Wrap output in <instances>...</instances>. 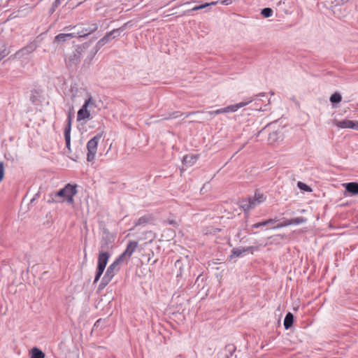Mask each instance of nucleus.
<instances>
[{"label": "nucleus", "instance_id": "nucleus-1", "mask_svg": "<svg viewBox=\"0 0 358 358\" xmlns=\"http://www.w3.org/2000/svg\"><path fill=\"white\" fill-rule=\"evenodd\" d=\"M89 43H84L76 46L75 50L67 56L65 59L66 64L68 66H76L81 61L90 47Z\"/></svg>", "mask_w": 358, "mask_h": 358}, {"label": "nucleus", "instance_id": "nucleus-2", "mask_svg": "<svg viewBox=\"0 0 358 358\" xmlns=\"http://www.w3.org/2000/svg\"><path fill=\"white\" fill-rule=\"evenodd\" d=\"M77 192V185L69 183L64 188L54 193V196L59 199L63 198V199L60 200L61 202L66 201L68 203L73 204L74 203L73 196Z\"/></svg>", "mask_w": 358, "mask_h": 358}, {"label": "nucleus", "instance_id": "nucleus-3", "mask_svg": "<svg viewBox=\"0 0 358 358\" xmlns=\"http://www.w3.org/2000/svg\"><path fill=\"white\" fill-rule=\"evenodd\" d=\"M265 200L266 196L260 191L257 190L253 197H248V199L241 201V207L244 210V211H248L254 208Z\"/></svg>", "mask_w": 358, "mask_h": 358}, {"label": "nucleus", "instance_id": "nucleus-4", "mask_svg": "<svg viewBox=\"0 0 358 358\" xmlns=\"http://www.w3.org/2000/svg\"><path fill=\"white\" fill-rule=\"evenodd\" d=\"M103 136V133H99L91 138L87 143V162H92L94 159L95 155L97 151L98 143Z\"/></svg>", "mask_w": 358, "mask_h": 358}, {"label": "nucleus", "instance_id": "nucleus-5", "mask_svg": "<svg viewBox=\"0 0 358 358\" xmlns=\"http://www.w3.org/2000/svg\"><path fill=\"white\" fill-rule=\"evenodd\" d=\"M115 236L109 231H104L100 242L99 252H109L113 248Z\"/></svg>", "mask_w": 358, "mask_h": 358}, {"label": "nucleus", "instance_id": "nucleus-6", "mask_svg": "<svg viewBox=\"0 0 358 358\" xmlns=\"http://www.w3.org/2000/svg\"><path fill=\"white\" fill-rule=\"evenodd\" d=\"M112 39H114V38H112V36L110 35V32L106 33V34L96 43L94 50L88 53L85 62L90 64L98 50Z\"/></svg>", "mask_w": 358, "mask_h": 358}, {"label": "nucleus", "instance_id": "nucleus-7", "mask_svg": "<svg viewBox=\"0 0 358 358\" xmlns=\"http://www.w3.org/2000/svg\"><path fill=\"white\" fill-rule=\"evenodd\" d=\"M138 242L135 241H130L127 243V248L118 257L122 259L123 262L128 261L131 257L132 254L134 252L136 249L138 247Z\"/></svg>", "mask_w": 358, "mask_h": 358}, {"label": "nucleus", "instance_id": "nucleus-8", "mask_svg": "<svg viewBox=\"0 0 358 358\" xmlns=\"http://www.w3.org/2000/svg\"><path fill=\"white\" fill-rule=\"evenodd\" d=\"M92 104H93V101H92V97L90 96V97H89L88 99H87L85 101V103L83 105L81 108L78 112L77 120L78 121L79 120H85V119L88 118L90 117V112L87 110V107L90 106Z\"/></svg>", "mask_w": 358, "mask_h": 358}, {"label": "nucleus", "instance_id": "nucleus-9", "mask_svg": "<svg viewBox=\"0 0 358 358\" xmlns=\"http://www.w3.org/2000/svg\"><path fill=\"white\" fill-rule=\"evenodd\" d=\"M99 28V24L97 23H92L89 25L87 28H83L81 30H78L77 32L78 37L83 38L86 37L87 36L94 33Z\"/></svg>", "mask_w": 358, "mask_h": 358}, {"label": "nucleus", "instance_id": "nucleus-10", "mask_svg": "<svg viewBox=\"0 0 358 358\" xmlns=\"http://www.w3.org/2000/svg\"><path fill=\"white\" fill-rule=\"evenodd\" d=\"M122 262H124L117 257L116 259L108 267L106 273L114 277L115 273L120 271V264Z\"/></svg>", "mask_w": 358, "mask_h": 358}, {"label": "nucleus", "instance_id": "nucleus-11", "mask_svg": "<svg viewBox=\"0 0 358 358\" xmlns=\"http://www.w3.org/2000/svg\"><path fill=\"white\" fill-rule=\"evenodd\" d=\"M336 125L339 128H351L358 130V122H354L350 120L337 121Z\"/></svg>", "mask_w": 358, "mask_h": 358}, {"label": "nucleus", "instance_id": "nucleus-12", "mask_svg": "<svg viewBox=\"0 0 358 358\" xmlns=\"http://www.w3.org/2000/svg\"><path fill=\"white\" fill-rule=\"evenodd\" d=\"M78 34L77 31L69 34H59L55 37L54 42L59 43H64L69 39L78 36Z\"/></svg>", "mask_w": 358, "mask_h": 358}, {"label": "nucleus", "instance_id": "nucleus-13", "mask_svg": "<svg viewBox=\"0 0 358 358\" xmlns=\"http://www.w3.org/2000/svg\"><path fill=\"white\" fill-rule=\"evenodd\" d=\"M71 117H68V122L64 129V138L66 141V147L70 150L71 145Z\"/></svg>", "mask_w": 358, "mask_h": 358}, {"label": "nucleus", "instance_id": "nucleus-14", "mask_svg": "<svg viewBox=\"0 0 358 358\" xmlns=\"http://www.w3.org/2000/svg\"><path fill=\"white\" fill-rule=\"evenodd\" d=\"M255 249L257 250V248L254 247V246H250L248 248H243L241 249L234 248L231 250V257L233 258V257H241L243 253H245V252H249V251H250L252 253V250Z\"/></svg>", "mask_w": 358, "mask_h": 358}, {"label": "nucleus", "instance_id": "nucleus-15", "mask_svg": "<svg viewBox=\"0 0 358 358\" xmlns=\"http://www.w3.org/2000/svg\"><path fill=\"white\" fill-rule=\"evenodd\" d=\"M110 257V252H99L97 265L106 267Z\"/></svg>", "mask_w": 358, "mask_h": 358}, {"label": "nucleus", "instance_id": "nucleus-16", "mask_svg": "<svg viewBox=\"0 0 358 358\" xmlns=\"http://www.w3.org/2000/svg\"><path fill=\"white\" fill-rule=\"evenodd\" d=\"M250 102H251V101H246V102H241V103H236L234 105H231V106H227L225 108H223L224 113L235 112L240 108H242V107L246 106L247 104H248Z\"/></svg>", "mask_w": 358, "mask_h": 358}, {"label": "nucleus", "instance_id": "nucleus-17", "mask_svg": "<svg viewBox=\"0 0 358 358\" xmlns=\"http://www.w3.org/2000/svg\"><path fill=\"white\" fill-rule=\"evenodd\" d=\"M346 191L352 194H358V183L355 182H351L343 184Z\"/></svg>", "mask_w": 358, "mask_h": 358}, {"label": "nucleus", "instance_id": "nucleus-18", "mask_svg": "<svg viewBox=\"0 0 358 358\" xmlns=\"http://www.w3.org/2000/svg\"><path fill=\"white\" fill-rule=\"evenodd\" d=\"M113 278V277L111 276V275H109L108 273H106L101 280L98 289L101 290L104 289L109 284Z\"/></svg>", "mask_w": 358, "mask_h": 358}, {"label": "nucleus", "instance_id": "nucleus-19", "mask_svg": "<svg viewBox=\"0 0 358 358\" xmlns=\"http://www.w3.org/2000/svg\"><path fill=\"white\" fill-rule=\"evenodd\" d=\"M152 220V217L150 215H144L141 217H139L136 221L134 222V227L138 226H144L149 223Z\"/></svg>", "mask_w": 358, "mask_h": 358}, {"label": "nucleus", "instance_id": "nucleus-20", "mask_svg": "<svg viewBox=\"0 0 358 358\" xmlns=\"http://www.w3.org/2000/svg\"><path fill=\"white\" fill-rule=\"evenodd\" d=\"M294 315L291 313H287L284 320V327L285 329H289L293 324Z\"/></svg>", "mask_w": 358, "mask_h": 358}, {"label": "nucleus", "instance_id": "nucleus-21", "mask_svg": "<svg viewBox=\"0 0 358 358\" xmlns=\"http://www.w3.org/2000/svg\"><path fill=\"white\" fill-rule=\"evenodd\" d=\"M128 23L129 22H126L120 27H119L117 29H115L109 31L110 35L112 36V38H115L120 36L121 32H122L123 31H124L127 29Z\"/></svg>", "mask_w": 358, "mask_h": 358}, {"label": "nucleus", "instance_id": "nucleus-22", "mask_svg": "<svg viewBox=\"0 0 358 358\" xmlns=\"http://www.w3.org/2000/svg\"><path fill=\"white\" fill-rule=\"evenodd\" d=\"M34 48L33 45H28L22 48L15 53V56L20 57L26 54H29L34 50Z\"/></svg>", "mask_w": 358, "mask_h": 358}, {"label": "nucleus", "instance_id": "nucleus-23", "mask_svg": "<svg viewBox=\"0 0 358 358\" xmlns=\"http://www.w3.org/2000/svg\"><path fill=\"white\" fill-rule=\"evenodd\" d=\"M197 159V157L196 155H185L183 157L182 163L186 166H192L193 165Z\"/></svg>", "mask_w": 358, "mask_h": 358}, {"label": "nucleus", "instance_id": "nucleus-24", "mask_svg": "<svg viewBox=\"0 0 358 358\" xmlns=\"http://www.w3.org/2000/svg\"><path fill=\"white\" fill-rule=\"evenodd\" d=\"M45 353L39 348L34 347L31 350V358H45Z\"/></svg>", "mask_w": 358, "mask_h": 358}, {"label": "nucleus", "instance_id": "nucleus-25", "mask_svg": "<svg viewBox=\"0 0 358 358\" xmlns=\"http://www.w3.org/2000/svg\"><path fill=\"white\" fill-rule=\"evenodd\" d=\"M29 99L33 104L36 105L40 101V92L36 90H31Z\"/></svg>", "mask_w": 358, "mask_h": 358}, {"label": "nucleus", "instance_id": "nucleus-26", "mask_svg": "<svg viewBox=\"0 0 358 358\" xmlns=\"http://www.w3.org/2000/svg\"><path fill=\"white\" fill-rule=\"evenodd\" d=\"M277 222V220L274 219H268L263 222H257L251 226L252 229H257L261 227L268 226V223H275Z\"/></svg>", "mask_w": 358, "mask_h": 358}, {"label": "nucleus", "instance_id": "nucleus-27", "mask_svg": "<svg viewBox=\"0 0 358 358\" xmlns=\"http://www.w3.org/2000/svg\"><path fill=\"white\" fill-rule=\"evenodd\" d=\"M279 138V132L277 131H272L269 134L268 141L269 144L275 143Z\"/></svg>", "mask_w": 358, "mask_h": 358}, {"label": "nucleus", "instance_id": "nucleus-28", "mask_svg": "<svg viewBox=\"0 0 358 358\" xmlns=\"http://www.w3.org/2000/svg\"><path fill=\"white\" fill-rule=\"evenodd\" d=\"M342 100V96L341 95L338 93V92H335L331 96H330V101L331 103L334 104V103H338L341 101Z\"/></svg>", "mask_w": 358, "mask_h": 358}, {"label": "nucleus", "instance_id": "nucleus-29", "mask_svg": "<svg viewBox=\"0 0 358 358\" xmlns=\"http://www.w3.org/2000/svg\"><path fill=\"white\" fill-rule=\"evenodd\" d=\"M182 115H183V113L180 111H173V112L169 113L168 116L163 117L162 118V120L175 119V118H177Z\"/></svg>", "mask_w": 358, "mask_h": 358}, {"label": "nucleus", "instance_id": "nucleus-30", "mask_svg": "<svg viewBox=\"0 0 358 358\" xmlns=\"http://www.w3.org/2000/svg\"><path fill=\"white\" fill-rule=\"evenodd\" d=\"M291 222V224H300L302 223H305L307 221V219L303 217H298L293 219H289Z\"/></svg>", "mask_w": 358, "mask_h": 358}, {"label": "nucleus", "instance_id": "nucleus-31", "mask_svg": "<svg viewBox=\"0 0 358 358\" xmlns=\"http://www.w3.org/2000/svg\"><path fill=\"white\" fill-rule=\"evenodd\" d=\"M60 4H61V1L60 0H55L52 3V6L49 9V12H48L49 14L52 15L56 10V9L58 8V6Z\"/></svg>", "mask_w": 358, "mask_h": 358}, {"label": "nucleus", "instance_id": "nucleus-32", "mask_svg": "<svg viewBox=\"0 0 358 358\" xmlns=\"http://www.w3.org/2000/svg\"><path fill=\"white\" fill-rule=\"evenodd\" d=\"M273 10L270 8H264L261 11V14L264 17H271L272 15H273Z\"/></svg>", "mask_w": 358, "mask_h": 358}, {"label": "nucleus", "instance_id": "nucleus-33", "mask_svg": "<svg viewBox=\"0 0 358 358\" xmlns=\"http://www.w3.org/2000/svg\"><path fill=\"white\" fill-rule=\"evenodd\" d=\"M217 2H211V3H206L199 6H194L193 8H192L190 10L194 11V10H199L203 8H205L209 6L215 5Z\"/></svg>", "mask_w": 358, "mask_h": 358}, {"label": "nucleus", "instance_id": "nucleus-34", "mask_svg": "<svg viewBox=\"0 0 358 358\" xmlns=\"http://www.w3.org/2000/svg\"><path fill=\"white\" fill-rule=\"evenodd\" d=\"M289 225H291V222H290V220L287 219V220H285L282 222L278 224L276 227H273V229L281 228V227H287Z\"/></svg>", "mask_w": 358, "mask_h": 358}, {"label": "nucleus", "instance_id": "nucleus-35", "mask_svg": "<svg viewBox=\"0 0 358 358\" xmlns=\"http://www.w3.org/2000/svg\"><path fill=\"white\" fill-rule=\"evenodd\" d=\"M9 51L7 50L6 45H3V49L0 51V62L3 59L5 58L8 54H9Z\"/></svg>", "mask_w": 358, "mask_h": 358}, {"label": "nucleus", "instance_id": "nucleus-36", "mask_svg": "<svg viewBox=\"0 0 358 358\" xmlns=\"http://www.w3.org/2000/svg\"><path fill=\"white\" fill-rule=\"evenodd\" d=\"M298 187L301 189H303V190H305V191H310V187L309 186H308L307 185L301 182H298Z\"/></svg>", "mask_w": 358, "mask_h": 358}, {"label": "nucleus", "instance_id": "nucleus-37", "mask_svg": "<svg viewBox=\"0 0 358 358\" xmlns=\"http://www.w3.org/2000/svg\"><path fill=\"white\" fill-rule=\"evenodd\" d=\"M221 113H224L223 108L217 109L216 110L208 111V114L210 115H218V114H221Z\"/></svg>", "mask_w": 358, "mask_h": 358}, {"label": "nucleus", "instance_id": "nucleus-38", "mask_svg": "<svg viewBox=\"0 0 358 358\" xmlns=\"http://www.w3.org/2000/svg\"><path fill=\"white\" fill-rule=\"evenodd\" d=\"M50 199H49L48 200V203L61 202L60 199L55 197L54 194H50Z\"/></svg>", "mask_w": 358, "mask_h": 358}, {"label": "nucleus", "instance_id": "nucleus-39", "mask_svg": "<svg viewBox=\"0 0 358 358\" xmlns=\"http://www.w3.org/2000/svg\"><path fill=\"white\" fill-rule=\"evenodd\" d=\"M4 177V168L2 162H0V181L3 180Z\"/></svg>", "mask_w": 358, "mask_h": 358}, {"label": "nucleus", "instance_id": "nucleus-40", "mask_svg": "<svg viewBox=\"0 0 358 358\" xmlns=\"http://www.w3.org/2000/svg\"><path fill=\"white\" fill-rule=\"evenodd\" d=\"M106 267H103L101 266V265H97V268H96V272L97 273H100V274H103L104 270H105Z\"/></svg>", "mask_w": 358, "mask_h": 358}, {"label": "nucleus", "instance_id": "nucleus-41", "mask_svg": "<svg viewBox=\"0 0 358 358\" xmlns=\"http://www.w3.org/2000/svg\"><path fill=\"white\" fill-rule=\"evenodd\" d=\"M168 224H171V225H173V226H177L178 224H177V222L174 220H171V219H169L167 221Z\"/></svg>", "mask_w": 358, "mask_h": 358}, {"label": "nucleus", "instance_id": "nucleus-42", "mask_svg": "<svg viewBox=\"0 0 358 358\" xmlns=\"http://www.w3.org/2000/svg\"><path fill=\"white\" fill-rule=\"evenodd\" d=\"M101 276V274H100V273L99 274V273H96V275H95V278L94 280V283L97 282L99 280Z\"/></svg>", "mask_w": 358, "mask_h": 358}, {"label": "nucleus", "instance_id": "nucleus-43", "mask_svg": "<svg viewBox=\"0 0 358 358\" xmlns=\"http://www.w3.org/2000/svg\"><path fill=\"white\" fill-rule=\"evenodd\" d=\"M234 0H222L221 3L224 5H229Z\"/></svg>", "mask_w": 358, "mask_h": 358}, {"label": "nucleus", "instance_id": "nucleus-44", "mask_svg": "<svg viewBox=\"0 0 358 358\" xmlns=\"http://www.w3.org/2000/svg\"><path fill=\"white\" fill-rule=\"evenodd\" d=\"M199 113V111H196V112H189L187 113H185V117H189L190 115L192 114H195V113Z\"/></svg>", "mask_w": 358, "mask_h": 358}, {"label": "nucleus", "instance_id": "nucleus-45", "mask_svg": "<svg viewBox=\"0 0 358 358\" xmlns=\"http://www.w3.org/2000/svg\"><path fill=\"white\" fill-rule=\"evenodd\" d=\"M273 224V223H268V226H266V227H267L268 228H272V227H271V224Z\"/></svg>", "mask_w": 358, "mask_h": 358}, {"label": "nucleus", "instance_id": "nucleus-46", "mask_svg": "<svg viewBox=\"0 0 358 358\" xmlns=\"http://www.w3.org/2000/svg\"><path fill=\"white\" fill-rule=\"evenodd\" d=\"M99 320L96 321V323L94 324V326H96L97 323H99Z\"/></svg>", "mask_w": 358, "mask_h": 358}, {"label": "nucleus", "instance_id": "nucleus-47", "mask_svg": "<svg viewBox=\"0 0 358 358\" xmlns=\"http://www.w3.org/2000/svg\"><path fill=\"white\" fill-rule=\"evenodd\" d=\"M278 236H280L281 238L283 237L282 236H280V234H278Z\"/></svg>", "mask_w": 358, "mask_h": 358}]
</instances>
